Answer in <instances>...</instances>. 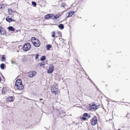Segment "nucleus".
Returning <instances> with one entry per match:
<instances>
[{
    "label": "nucleus",
    "instance_id": "393cba45",
    "mask_svg": "<svg viewBox=\"0 0 130 130\" xmlns=\"http://www.w3.org/2000/svg\"><path fill=\"white\" fill-rule=\"evenodd\" d=\"M61 15L60 14H57L55 15L54 16V18L57 19L60 16H61Z\"/></svg>",
    "mask_w": 130,
    "mask_h": 130
},
{
    "label": "nucleus",
    "instance_id": "a211bd4d",
    "mask_svg": "<svg viewBox=\"0 0 130 130\" xmlns=\"http://www.w3.org/2000/svg\"><path fill=\"white\" fill-rule=\"evenodd\" d=\"M5 7V6L4 4H0V9H2L3 10L4 9Z\"/></svg>",
    "mask_w": 130,
    "mask_h": 130
},
{
    "label": "nucleus",
    "instance_id": "0eeeda50",
    "mask_svg": "<svg viewBox=\"0 0 130 130\" xmlns=\"http://www.w3.org/2000/svg\"><path fill=\"white\" fill-rule=\"evenodd\" d=\"M54 70V66L52 64H50L49 66L48 69L47 70V72L48 73H52Z\"/></svg>",
    "mask_w": 130,
    "mask_h": 130
},
{
    "label": "nucleus",
    "instance_id": "2eb2a0df",
    "mask_svg": "<svg viewBox=\"0 0 130 130\" xmlns=\"http://www.w3.org/2000/svg\"><path fill=\"white\" fill-rule=\"evenodd\" d=\"M46 63L44 61H42L41 63H39L40 67H42L43 68H44V66Z\"/></svg>",
    "mask_w": 130,
    "mask_h": 130
},
{
    "label": "nucleus",
    "instance_id": "5701e85b",
    "mask_svg": "<svg viewBox=\"0 0 130 130\" xmlns=\"http://www.w3.org/2000/svg\"><path fill=\"white\" fill-rule=\"evenodd\" d=\"M1 60V61H5V58L4 57V55H2V58Z\"/></svg>",
    "mask_w": 130,
    "mask_h": 130
},
{
    "label": "nucleus",
    "instance_id": "473e14b6",
    "mask_svg": "<svg viewBox=\"0 0 130 130\" xmlns=\"http://www.w3.org/2000/svg\"><path fill=\"white\" fill-rule=\"evenodd\" d=\"M116 90L117 91V92H118V91H119V90L118 89H117Z\"/></svg>",
    "mask_w": 130,
    "mask_h": 130
},
{
    "label": "nucleus",
    "instance_id": "cd10ccee",
    "mask_svg": "<svg viewBox=\"0 0 130 130\" xmlns=\"http://www.w3.org/2000/svg\"><path fill=\"white\" fill-rule=\"evenodd\" d=\"M32 4L34 5L35 6L36 5V2H32Z\"/></svg>",
    "mask_w": 130,
    "mask_h": 130
},
{
    "label": "nucleus",
    "instance_id": "4be33fe9",
    "mask_svg": "<svg viewBox=\"0 0 130 130\" xmlns=\"http://www.w3.org/2000/svg\"><path fill=\"white\" fill-rule=\"evenodd\" d=\"M5 66V64L3 63H2L0 65V68L2 69H4Z\"/></svg>",
    "mask_w": 130,
    "mask_h": 130
},
{
    "label": "nucleus",
    "instance_id": "c85d7f7f",
    "mask_svg": "<svg viewBox=\"0 0 130 130\" xmlns=\"http://www.w3.org/2000/svg\"><path fill=\"white\" fill-rule=\"evenodd\" d=\"M80 119H83L84 121L86 120L87 119L85 117H81Z\"/></svg>",
    "mask_w": 130,
    "mask_h": 130
},
{
    "label": "nucleus",
    "instance_id": "a878e982",
    "mask_svg": "<svg viewBox=\"0 0 130 130\" xmlns=\"http://www.w3.org/2000/svg\"><path fill=\"white\" fill-rule=\"evenodd\" d=\"M57 33L58 34L59 36L61 37V32L58 31L57 32Z\"/></svg>",
    "mask_w": 130,
    "mask_h": 130
},
{
    "label": "nucleus",
    "instance_id": "ddd939ff",
    "mask_svg": "<svg viewBox=\"0 0 130 130\" xmlns=\"http://www.w3.org/2000/svg\"><path fill=\"white\" fill-rule=\"evenodd\" d=\"M53 16V15L52 14H48L45 15L44 18L45 19H48L52 17Z\"/></svg>",
    "mask_w": 130,
    "mask_h": 130
},
{
    "label": "nucleus",
    "instance_id": "f257e3e1",
    "mask_svg": "<svg viewBox=\"0 0 130 130\" xmlns=\"http://www.w3.org/2000/svg\"><path fill=\"white\" fill-rule=\"evenodd\" d=\"M15 86L17 89L21 90L24 88V86L22 84L21 79H17L15 83Z\"/></svg>",
    "mask_w": 130,
    "mask_h": 130
},
{
    "label": "nucleus",
    "instance_id": "7ed1b4c3",
    "mask_svg": "<svg viewBox=\"0 0 130 130\" xmlns=\"http://www.w3.org/2000/svg\"><path fill=\"white\" fill-rule=\"evenodd\" d=\"M31 47V45L30 43L27 42L25 43L23 46V50L27 51L29 50Z\"/></svg>",
    "mask_w": 130,
    "mask_h": 130
},
{
    "label": "nucleus",
    "instance_id": "f3484780",
    "mask_svg": "<svg viewBox=\"0 0 130 130\" xmlns=\"http://www.w3.org/2000/svg\"><path fill=\"white\" fill-rule=\"evenodd\" d=\"M8 29L9 30L13 31L15 30L14 29L12 26L9 27Z\"/></svg>",
    "mask_w": 130,
    "mask_h": 130
},
{
    "label": "nucleus",
    "instance_id": "412c9836",
    "mask_svg": "<svg viewBox=\"0 0 130 130\" xmlns=\"http://www.w3.org/2000/svg\"><path fill=\"white\" fill-rule=\"evenodd\" d=\"M52 47V45L50 44H47L46 45V49L47 50H50V48Z\"/></svg>",
    "mask_w": 130,
    "mask_h": 130
},
{
    "label": "nucleus",
    "instance_id": "9b49d317",
    "mask_svg": "<svg viewBox=\"0 0 130 130\" xmlns=\"http://www.w3.org/2000/svg\"><path fill=\"white\" fill-rule=\"evenodd\" d=\"M98 106H96L95 104H94L92 105H90V108L91 109H96L98 108Z\"/></svg>",
    "mask_w": 130,
    "mask_h": 130
},
{
    "label": "nucleus",
    "instance_id": "bb28decb",
    "mask_svg": "<svg viewBox=\"0 0 130 130\" xmlns=\"http://www.w3.org/2000/svg\"><path fill=\"white\" fill-rule=\"evenodd\" d=\"M39 56V54H36L35 57V59H38Z\"/></svg>",
    "mask_w": 130,
    "mask_h": 130
},
{
    "label": "nucleus",
    "instance_id": "6e6552de",
    "mask_svg": "<svg viewBox=\"0 0 130 130\" xmlns=\"http://www.w3.org/2000/svg\"><path fill=\"white\" fill-rule=\"evenodd\" d=\"M60 41L59 43V45L62 47L65 45V43L64 42V40L62 38L59 39Z\"/></svg>",
    "mask_w": 130,
    "mask_h": 130
},
{
    "label": "nucleus",
    "instance_id": "dca6fc26",
    "mask_svg": "<svg viewBox=\"0 0 130 130\" xmlns=\"http://www.w3.org/2000/svg\"><path fill=\"white\" fill-rule=\"evenodd\" d=\"M75 12V11L73 12H71L70 11L69 12H68V16L67 17V18H68L69 17H70L71 16L73 15L74 14Z\"/></svg>",
    "mask_w": 130,
    "mask_h": 130
},
{
    "label": "nucleus",
    "instance_id": "f704fd0d",
    "mask_svg": "<svg viewBox=\"0 0 130 130\" xmlns=\"http://www.w3.org/2000/svg\"><path fill=\"white\" fill-rule=\"evenodd\" d=\"M18 30H17V32H18Z\"/></svg>",
    "mask_w": 130,
    "mask_h": 130
},
{
    "label": "nucleus",
    "instance_id": "2f4dec72",
    "mask_svg": "<svg viewBox=\"0 0 130 130\" xmlns=\"http://www.w3.org/2000/svg\"><path fill=\"white\" fill-rule=\"evenodd\" d=\"M65 6V4L64 3H62L61 4V7H64Z\"/></svg>",
    "mask_w": 130,
    "mask_h": 130
},
{
    "label": "nucleus",
    "instance_id": "6ab92c4d",
    "mask_svg": "<svg viewBox=\"0 0 130 130\" xmlns=\"http://www.w3.org/2000/svg\"><path fill=\"white\" fill-rule=\"evenodd\" d=\"M59 28L61 29H63L64 26L62 24H60L58 25Z\"/></svg>",
    "mask_w": 130,
    "mask_h": 130
},
{
    "label": "nucleus",
    "instance_id": "423d86ee",
    "mask_svg": "<svg viewBox=\"0 0 130 130\" xmlns=\"http://www.w3.org/2000/svg\"><path fill=\"white\" fill-rule=\"evenodd\" d=\"M51 91L53 93H54L55 95L57 94L58 92V89L55 87L54 86H53L52 87Z\"/></svg>",
    "mask_w": 130,
    "mask_h": 130
},
{
    "label": "nucleus",
    "instance_id": "7c9ffc66",
    "mask_svg": "<svg viewBox=\"0 0 130 130\" xmlns=\"http://www.w3.org/2000/svg\"><path fill=\"white\" fill-rule=\"evenodd\" d=\"M126 116L128 118H129L130 116V115L129 114V113H128V114H127Z\"/></svg>",
    "mask_w": 130,
    "mask_h": 130
},
{
    "label": "nucleus",
    "instance_id": "9d476101",
    "mask_svg": "<svg viewBox=\"0 0 130 130\" xmlns=\"http://www.w3.org/2000/svg\"><path fill=\"white\" fill-rule=\"evenodd\" d=\"M0 34L3 35H5L6 34L5 30L1 26H0Z\"/></svg>",
    "mask_w": 130,
    "mask_h": 130
},
{
    "label": "nucleus",
    "instance_id": "20e7f679",
    "mask_svg": "<svg viewBox=\"0 0 130 130\" xmlns=\"http://www.w3.org/2000/svg\"><path fill=\"white\" fill-rule=\"evenodd\" d=\"M91 124L93 125H96L97 123L98 119L95 116L90 121Z\"/></svg>",
    "mask_w": 130,
    "mask_h": 130
},
{
    "label": "nucleus",
    "instance_id": "1a4fd4ad",
    "mask_svg": "<svg viewBox=\"0 0 130 130\" xmlns=\"http://www.w3.org/2000/svg\"><path fill=\"white\" fill-rule=\"evenodd\" d=\"M6 21L9 23L11 22H15V20L13 19H12L9 17V16L7 17L6 19Z\"/></svg>",
    "mask_w": 130,
    "mask_h": 130
},
{
    "label": "nucleus",
    "instance_id": "f8f14e48",
    "mask_svg": "<svg viewBox=\"0 0 130 130\" xmlns=\"http://www.w3.org/2000/svg\"><path fill=\"white\" fill-rule=\"evenodd\" d=\"M8 13L9 15H12L14 12V11H13L11 9L9 8L8 9Z\"/></svg>",
    "mask_w": 130,
    "mask_h": 130
},
{
    "label": "nucleus",
    "instance_id": "39448f33",
    "mask_svg": "<svg viewBox=\"0 0 130 130\" xmlns=\"http://www.w3.org/2000/svg\"><path fill=\"white\" fill-rule=\"evenodd\" d=\"M36 72L34 71H31L27 73V75L30 77L32 78L36 74Z\"/></svg>",
    "mask_w": 130,
    "mask_h": 130
},
{
    "label": "nucleus",
    "instance_id": "72a5a7b5",
    "mask_svg": "<svg viewBox=\"0 0 130 130\" xmlns=\"http://www.w3.org/2000/svg\"><path fill=\"white\" fill-rule=\"evenodd\" d=\"M40 100V101H41V100H43V99H39Z\"/></svg>",
    "mask_w": 130,
    "mask_h": 130
},
{
    "label": "nucleus",
    "instance_id": "f03ea898",
    "mask_svg": "<svg viewBox=\"0 0 130 130\" xmlns=\"http://www.w3.org/2000/svg\"><path fill=\"white\" fill-rule=\"evenodd\" d=\"M31 41L35 46L38 47L40 45V42L38 39L36 38L35 37H32L31 38Z\"/></svg>",
    "mask_w": 130,
    "mask_h": 130
},
{
    "label": "nucleus",
    "instance_id": "c756f323",
    "mask_svg": "<svg viewBox=\"0 0 130 130\" xmlns=\"http://www.w3.org/2000/svg\"><path fill=\"white\" fill-rule=\"evenodd\" d=\"M88 115V114L87 113H85L83 115V116L84 117H87Z\"/></svg>",
    "mask_w": 130,
    "mask_h": 130
},
{
    "label": "nucleus",
    "instance_id": "b1692460",
    "mask_svg": "<svg viewBox=\"0 0 130 130\" xmlns=\"http://www.w3.org/2000/svg\"><path fill=\"white\" fill-rule=\"evenodd\" d=\"M46 58L45 56H42L40 59V60L41 61L44 60Z\"/></svg>",
    "mask_w": 130,
    "mask_h": 130
},
{
    "label": "nucleus",
    "instance_id": "aec40b11",
    "mask_svg": "<svg viewBox=\"0 0 130 130\" xmlns=\"http://www.w3.org/2000/svg\"><path fill=\"white\" fill-rule=\"evenodd\" d=\"M55 32L54 31H53L52 32V34L51 35L52 37L53 38H57V37L55 36Z\"/></svg>",
    "mask_w": 130,
    "mask_h": 130
},
{
    "label": "nucleus",
    "instance_id": "4468645a",
    "mask_svg": "<svg viewBox=\"0 0 130 130\" xmlns=\"http://www.w3.org/2000/svg\"><path fill=\"white\" fill-rule=\"evenodd\" d=\"M13 100V97L10 96L7 99V100L9 102H12Z\"/></svg>",
    "mask_w": 130,
    "mask_h": 130
}]
</instances>
